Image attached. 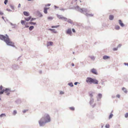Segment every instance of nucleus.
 I'll list each match as a JSON object with an SVG mask.
<instances>
[{
    "label": "nucleus",
    "instance_id": "nucleus-1",
    "mask_svg": "<svg viewBox=\"0 0 128 128\" xmlns=\"http://www.w3.org/2000/svg\"><path fill=\"white\" fill-rule=\"evenodd\" d=\"M50 117L49 115L46 114L38 121V123L40 126H44L45 124L50 121Z\"/></svg>",
    "mask_w": 128,
    "mask_h": 128
},
{
    "label": "nucleus",
    "instance_id": "nucleus-2",
    "mask_svg": "<svg viewBox=\"0 0 128 128\" xmlns=\"http://www.w3.org/2000/svg\"><path fill=\"white\" fill-rule=\"evenodd\" d=\"M5 35L6 36L0 34V39L5 42L7 45L15 47V46L14 45V43L10 40L7 34H6Z\"/></svg>",
    "mask_w": 128,
    "mask_h": 128
},
{
    "label": "nucleus",
    "instance_id": "nucleus-3",
    "mask_svg": "<svg viewBox=\"0 0 128 128\" xmlns=\"http://www.w3.org/2000/svg\"><path fill=\"white\" fill-rule=\"evenodd\" d=\"M75 9L81 13L85 14L87 16H93V14H88L86 13L87 12H88V11L86 8H80L78 6L75 7Z\"/></svg>",
    "mask_w": 128,
    "mask_h": 128
},
{
    "label": "nucleus",
    "instance_id": "nucleus-4",
    "mask_svg": "<svg viewBox=\"0 0 128 128\" xmlns=\"http://www.w3.org/2000/svg\"><path fill=\"white\" fill-rule=\"evenodd\" d=\"M86 82L88 84H98V81L95 78H92L90 77H87L86 80Z\"/></svg>",
    "mask_w": 128,
    "mask_h": 128
},
{
    "label": "nucleus",
    "instance_id": "nucleus-5",
    "mask_svg": "<svg viewBox=\"0 0 128 128\" xmlns=\"http://www.w3.org/2000/svg\"><path fill=\"white\" fill-rule=\"evenodd\" d=\"M10 92L11 90L9 88H6L5 89H3L1 91H0V94H3L5 92V93H6V95L8 96L10 94Z\"/></svg>",
    "mask_w": 128,
    "mask_h": 128
},
{
    "label": "nucleus",
    "instance_id": "nucleus-6",
    "mask_svg": "<svg viewBox=\"0 0 128 128\" xmlns=\"http://www.w3.org/2000/svg\"><path fill=\"white\" fill-rule=\"evenodd\" d=\"M57 17L59 19H60L62 20H64L65 21H66L67 20V18L65 17H64L62 16V15H59L58 14H57Z\"/></svg>",
    "mask_w": 128,
    "mask_h": 128
},
{
    "label": "nucleus",
    "instance_id": "nucleus-7",
    "mask_svg": "<svg viewBox=\"0 0 128 128\" xmlns=\"http://www.w3.org/2000/svg\"><path fill=\"white\" fill-rule=\"evenodd\" d=\"M94 101V98H90V101L89 102L90 104V105H92V106L93 108L96 105V103H95L93 105H92Z\"/></svg>",
    "mask_w": 128,
    "mask_h": 128
},
{
    "label": "nucleus",
    "instance_id": "nucleus-8",
    "mask_svg": "<svg viewBox=\"0 0 128 128\" xmlns=\"http://www.w3.org/2000/svg\"><path fill=\"white\" fill-rule=\"evenodd\" d=\"M102 97V94L99 93L98 94L97 96L96 97V98H97V101H99L100 100Z\"/></svg>",
    "mask_w": 128,
    "mask_h": 128
},
{
    "label": "nucleus",
    "instance_id": "nucleus-9",
    "mask_svg": "<svg viewBox=\"0 0 128 128\" xmlns=\"http://www.w3.org/2000/svg\"><path fill=\"white\" fill-rule=\"evenodd\" d=\"M12 68L13 70H17L19 68L18 66L16 64H13Z\"/></svg>",
    "mask_w": 128,
    "mask_h": 128
},
{
    "label": "nucleus",
    "instance_id": "nucleus-10",
    "mask_svg": "<svg viewBox=\"0 0 128 128\" xmlns=\"http://www.w3.org/2000/svg\"><path fill=\"white\" fill-rule=\"evenodd\" d=\"M90 72L94 74H98L96 70L94 68H93L91 70Z\"/></svg>",
    "mask_w": 128,
    "mask_h": 128
},
{
    "label": "nucleus",
    "instance_id": "nucleus-11",
    "mask_svg": "<svg viewBox=\"0 0 128 128\" xmlns=\"http://www.w3.org/2000/svg\"><path fill=\"white\" fill-rule=\"evenodd\" d=\"M67 34L71 35L72 34L71 29L70 28L68 29L66 32Z\"/></svg>",
    "mask_w": 128,
    "mask_h": 128
},
{
    "label": "nucleus",
    "instance_id": "nucleus-12",
    "mask_svg": "<svg viewBox=\"0 0 128 128\" xmlns=\"http://www.w3.org/2000/svg\"><path fill=\"white\" fill-rule=\"evenodd\" d=\"M118 21L119 24L121 26L123 27L124 26V24L122 22L121 20H119Z\"/></svg>",
    "mask_w": 128,
    "mask_h": 128
},
{
    "label": "nucleus",
    "instance_id": "nucleus-13",
    "mask_svg": "<svg viewBox=\"0 0 128 128\" xmlns=\"http://www.w3.org/2000/svg\"><path fill=\"white\" fill-rule=\"evenodd\" d=\"M23 14L24 15L28 16L30 15L29 13L27 12L24 11L23 12Z\"/></svg>",
    "mask_w": 128,
    "mask_h": 128
},
{
    "label": "nucleus",
    "instance_id": "nucleus-14",
    "mask_svg": "<svg viewBox=\"0 0 128 128\" xmlns=\"http://www.w3.org/2000/svg\"><path fill=\"white\" fill-rule=\"evenodd\" d=\"M110 58V57L109 56H104L103 57V58L104 60L108 59Z\"/></svg>",
    "mask_w": 128,
    "mask_h": 128
},
{
    "label": "nucleus",
    "instance_id": "nucleus-15",
    "mask_svg": "<svg viewBox=\"0 0 128 128\" xmlns=\"http://www.w3.org/2000/svg\"><path fill=\"white\" fill-rule=\"evenodd\" d=\"M53 44V43L52 42H48L47 44V46H52V45Z\"/></svg>",
    "mask_w": 128,
    "mask_h": 128
},
{
    "label": "nucleus",
    "instance_id": "nucleus-16",
    "mask_svg": "<svg viewBox=\"0 0 128 128\" xmlns=\"http://www.w3.org/2000/svg\"><path fill=\"white\" fill-rule=\"evenodd\" d=\"M93 93L92 92H90L89 93V96L90 97V98H93Z\"/></svg>",
    "mask_w": 128,
    "mask_h": 128
},
{
    "label": "nucleus",
    "instance_id": "nucleus-17",
    "mask_svg": "<svg viewBox=\"0 0 128 128\" xmlns=\"http://www.w3.org/2000/svg\"><path fill=\"white\" fill-rule=\"evenodd\" d=\"M32 17L31 16H30L29 17L27 18H25L24 19L25 20L27 21H28L30 20Z\"/></svg>",
    "mask_w": 128,
    "mask_h": 128
},
{
    "label": "nucleus",
    "instance_id": "nucleus-18",
    "mask_svg": "<svg viewBox=\"0 0 128 128\" xmlns=\"http://www.w3.org/2000/svg\"><path fill=\"white\" fill-rule=\"evenodd\" d=\"M21 102V100L20 99H17L15 101L16 103L18 104L20 103Z\"/></svg>",
    "mask_w": 128,
    "mask_h": 128
},
{
    "label": "nucleus",
    "instance_id": "nucleus-19",
    "mask_svg": "<svg viewBox=\"0 0 128 128\" xmlns=\"http://www.w3.org/2000/svg\"><path fill=\"white\" fill-rule=\"evenodd\" d=\"M48 8H44V12L45 14H46L47 13V10H48Z\"/></svg>",
    "mask_w": 128,
    "mask_h": 128
},
{
    "label": "nucleus",
    "instance_id": "nucleus-20",
    "mask_svg": "<svg viewBox=\"0 0 128 128\" xmlns=\"http://www.w3.org/2000/svg\"><path fill=\"white\" fill-rule=\"evenodd\" d=\"M48 30L52 31V32L54 33H56L57 32L54 29H52L51 28H49L48 29Z\"/></svg>",
    "mask_w": 128,
    "mask_h": 128
},
{
    "label": "nucleus",
    "instance_id": "nucleus-21",
    "mask_svg": "<svg viewBox=\"0 0 128 128\" xmlns=\"http://www.w3.org/2000/svg\"><path fill=\"white\" fill-rule=\"evenodd\" d=\"M114 16L112 15H110L109 16V19L110 20H113Z\"/></svg>",
    "mask_w": 128,
    "mask_h": 128
},
{
    "label": "nucleus",
    "instance_id": "nucleus-22",
    "mask_svg": "<svg viewBox=\"0 0 128 128\" xmlns=\"http://www.w3.org/2000/svg\"><path fill=\"white\" fill-rule=\"evenodd\" d=\"M122 90L126 93H127V91L126 89L124 87H123L122 88Z\"/></svg>",
    "mask_w": 128,
    "mask_h": 128
},
{
    "label": "nucleus",
    "instance_id": "nucleus-23",
    "mask_svg": "<svg viewBox=\"0 0 128 128\" xmlns=\"http://www.w3.org/2000/svg\"><path fill=\"white\" fill-rule=\"evenodd\" d=\"M115 29L117 30H119L120 29V27L116 25L115 26Z\"/></svg>",
    "mask_w": 128,
    "mask_h": 128
},
{
    "label": "nucleus",
    "instance_id": "nucleus-24",
    "mask_svg": "<svg viewBox=\"0 0 128 128\" xmlns=\"http://www.w3.org/2000/svg\"><path fill=\"white\" fill-rule=\"evenodd\" d=\"M34 27L33 26H31L29 28V30L30 31L32 30L34 28Z\"/></svg>",
    "mask_w": 128,
    "mask_h": 128
},
{
    "label": "nucleus",
    "instance_id": "nucleus-25",
    "mask_svg": "<svg viewBox=\"0 0 128 128\" xmlns=\"http://www.w3.org/2000/svg\"><path fill=\"white\" fill-rule=\"evenodd\" d=\"M89 57L92 60H94L95 59L94 57L93 56H90Z\"/></svg>",
    "mask_w": 128,
    "mask_h": 128
},
{
    "label": "nucleus",
    "instance_id": "nucleus-26",
    "mask_svg": "<svg viewBox=\"0 0 128 128\" xmlns=\"http://www.w3.org/2000/svg\"><path fill=\"white\" fill-rule=\"evenodd\" d=\"M68 85L71 87H72L74 86V85H73L72 83V82L68 83Z\"/></svg>",
    "mask_w": 128,
    "mask_h": 128
},
{
    "label": "nucleus",
    "instance_id": "nucleus-27",
    "mask_svg": "<svg viewBox=\"0 0 128 128\" xmlns=\"http://www.w3.org/2000/svg\"><path fill=\"white\" fill-rule=\"evenodd\" d=\"M21 23L22 25H25V21L24 20H21Z\"/></svg>",
    "mask_w": 128,
    "mask_h": 128
},
{
    "label": "nucleus",
    "instance_id": "nucleus-28",
    "mask_svg": "<svg viewBox=\"0 0 128 128\" xmlns=\"http://www.w3.org/2000/svg\"><path fill=\"white\" fill-rule=\"evenodd\" d=\"M67 22L68 23H70L71 24H72L73 23L72 21L70 19H69L67 21Z\"/></svg>",
    "mask_w": 128,
    "mask_h": 128
},
{
    "label": "nucleus",
    "instance_id": "nucleus-29",
    "mask_svg": "<svg viewBox=\"0 0 128 128\" xmlns=\"http://www.w3.org/2000/svg\"><path fill=\"white\" fill-rule=\"evenodd\" d=\"M113 116V115L112 113L110 114L109 117V119H110Z\"/></svg>",
    "mask_w": 128,
    "mask_h": 128
},
{
    "label": "nucleus",
    "instance_id": "nucleus-30",
    "mask_svg": "<svg viewBox=\"0 0 128 128\" xmlns=\"http://www.w3.org/2000/svg\"><path fill=\"white\" fill-rule=\"evenodd\" d=\"M48 19L49 20H51L53 19V18L51 16H49L48 17Z\"/></svg>",
    "mask_w": 128,
    "mask_h": 128
},
{
    "label": "nucleus",
    "instance_id": "nucleus-31",
    "mask_svg": "<svg viewBox=\"0 0 128 128\" xmlns=\"http://www.w3.org/2000/svg\"><path fill=\"white\" fill-rule=\"evenodd\" d=\"M4 116H6L5 114H2L0 115V117L1 118H2Z\"/></svg>",
    "mask_w": 128,
    "mask_h": 128
},
{
    "label": "nucleus",
    "instance_id": "nucleus-32",
    "mask_svg": "<svg viewBox=\"0 0 128 128\" xmlns=\"http://www.w3.org/2000/svg\"><path fill=\"white\" fill-rule=\"evenodd\" d=\"M29 23L31 25H35L36 24V23L35 22H29Z\"/></svg>",
    "mask_w": 128,
    "mask_h": 128
},
{
    "label": "nucleus",
    "instance_id": "nucleus-33",
    "mask_svg": "<svg viewBox=\"0 0 128 128\" xmlns=\"http://www.w3.org/2000/svg\"><path fill=\"white\" fill-rule=\"evenodd\" d=\"M60 26L59 25H56L55 26H51V28H57Z\"/></svg>",
    "mask_w": 128,
    "mask_h": 128
},
{
    "label": "nucleus",
    "instance_id": "nucleus-34",
    "mask_svg": "<svg viewBox=\"0 0 128 128\" xmlns=\"http://www.w3.org/2000/svg\"><path fill=\"white\" fill-rule=\"evenodd\" d=\"M110 127V125L108 124H106L105 126V127L106 128H109Z\"/></svg>",
    "mask_w": 128,
    "mask_h": 128
},
{
    "label": "nucleus",
    "instance_id": "nucleus-35",
    "mask_svg": "<svg viewBox=\"0 0 128 128\" xmlns=\"http://www.w3.org/2000/svg\"><path fill=\"white\" fill-rule=\"evenodd\" d=\"M70 109L72 110H74V107H70Z\"/></svg>",
    "mask_w": 128,
    "mask_h": 128
},
{
    "label": "nucleus",
    "instance_id": "nucleus-36",
    "mask_svg": "<svg viewBox=\"0 0 128 128\" xmlns=\"http://www.w3.org/2000/svg\"><path fill=\"white\" fill-rule=\"evenodd\" d=\"M12 26V28H15L17 26V25L16 24H14Z\"/></svg>",
    "mask_w": 128,
    "mask_h": 128
},
{
    "label": "nucleus",
    "instance_id": "nucleus-37",
    "mask_svg": "<svg viewBox=\"0 0 128 128\" xmlns=\"http://www.w3.org/2000/svg\"><path fill=\"white\" fill-rule=\"evenodd\" d=\"M8 0H5L4 2V3L6 5L8 2Z\"/></svg>",
    "mask_w": 128,
    "mask_h": 128
},
{
    "label": "nucleus",
    "instance_id": "nucleus-38",
    "mask_svg": "<svg viewBox=\"0 0 128 128\" xmlns=\"http://www.w3.org/2000/svg\"><path fill=\"white\" fill-rule=\"evenodd\" d=\"M125 117L126 118H127L128 117V113H126L125 114Z\"/></svg>",
    "mask_w": 128,
    "mask_h": 128
},
{
    "label": "nucleus",
    "instance_id": "nucleus-39",
    "mask_svg": "<svg viewBox=\"0 0 128 128\" xmlns=\"http://www.w3.org/2000/svg\"><path fill=\"white\" fill-rule=\"evenodd\" d=\"M17 113V111L16 110H14V111L13 114L14 115H15Z\"/></svg>",
    "mask_w": 128,
    "mask_h": 128
},
{
    "label": "nucleus",
    "instance_id": "nucleus-40",
    "mask_svg": "<svg viewBox=\"0 0 128 128\" xmlns=\"http://www.w3.org/2000/svg\"><path fill=\"white\" fill-rule=\"evenodd\" d=\"M36 18H31V19H30V21L31 22H32L34 20H36Z\"/></svg>",
    "mask_w": 128,
    "mask_h": 128
},
{
    "label": "nucleus",
    "instance_id": "nucleus-41",
    "mask_svg": "<svg viewBox=\"0 0 128 128\" xmlns=\"http://www.w3.org/2000/svg\"><path fill=\"white\" fill-rule=\"evenodd\" d=\"M67 9H66V8L64 9L63 8H62L60 9V10H61L64 11V10H66Z\"/></svg>",
    "mask_w": 128,
    "mask_h": 128
},
{
    "label": "nucleus",
    "instance_id": "nucleus-42",
    "mask_svg": "<svg viewBox=\"0 0 128 128\" xmlns=\"http://www.w3.org/2000/svg\"><path fill=\"white\" fill-rule=\"evenodd\" d=\"M10 7L12 9L14 10V6H13L11 5H10Z\"/></svg>",
    "mask_w": 128,
    "mask_h": 128
},
{
    "label": "nucleus",
    "instance_id": "nucleus-43",
    "mask_svg": "<svg viewBox=\"0 0 128 128\" xmlns=\"http://www.w3.org/2000/svg\"><path fill=\"white\" fill-rule=\"evenodd\" d=\"M2 88L3 87L1 85L0 86V90H1L0 91H1L2 90Z\"/></svg>",
    "mask_w": 128,
    "mask_h": 128
},
{
    "label": "nucleus",
    "instance_id": "nucleus-44",
    "mask_svg": "<svg viewBox=\"0 0 128 128\" xmlns=\"http://www.w3.org/2000/svg\"><path fill=\"white\" fill-rule=\"evenodd\" d=\"M118 47L117 48H114L113 49V50L114 51H116L118 50Z\"/></svg>",
    "mask_w": 128,
    "mask_h": 128
},
{
    "label": "nucleus",
    "instance_id": "nucleus-45",
    "mask_svg": "<svg viewBox=\"0 0 128 128\" xmlns=\"http://www.w3.org/2000/svg\"><path fill=\"white\" fill-rule=\"evenodd\" d=\"M64 94V92L62 91H60V94Z\"/></svg>",
    "mask_w": 128,
    "mask_h": 128
},
{
    "label": "nucleus",
    "instance_id": "nucleus-46",
    "mask_svg": "<svg viewBox=\"0 0 128 128\" xmlns=\"http://www.w3.org/2000/svg\"><path fill=\"white\" fill-rule=\"evenodd\" d=\"M6 10L7 11H8V12H11L12 11L10 9H8V8L6 9Z\"/></svg>",
    "mask_w": 128,
    "mask_h": 128
},
{
    "label": "nucleus",
    "instance_id": "nucleus-47",
    "mask_svg": "<svg viewBox=\"0 0 128 128\" xmlns=\"http://www.w3.org/2000/svg\"><path fill=\"white\" fill-rule=\"evenodd\" d=\"M72 32H76V30L74 28H72Z\"/></svg>",
    "mask_w": 128,
    "mask_h": 128
},
{
    "label": "nucleus",
    "instance_id": "nucleus-48",
    "mask_svg": "<svg viewBox=\"0 0 128 128\" xmlns=\"http://www.w3.org/2000/svg\"><path fill=\"white\" fill-rule=\"evenodd\" d=\"M20 6H21V4H18V8H20Z\"/></svg>",
    "mask_w": 128,
    "mask_h": 128
},
{
    "label": "nucleus",
    "instance_id": "nucleus-49",
    "mask_svg": "<svg viewBox=\"0 0 128 128\" xmlns=\"http://www.w3.org/2000/svg\"><path fill=\"white\" fill-rule=\"evenodd\" d=\"M4 14V13L0 11V15H2Z\"/></svg>",
    "mask_w": 128,
    "mask_h": 128
},
{
    "label": "nucleus",
    "instance_id": "nucleus-50",
    "mask_svg": "<svg viewBox=\"0 0 128 128\" xmlns=\"http://www.w3.org/2000/svg\"><path fill=\"white\" fill-rule=\"evenodd\" d=\"M116 97L118 98H119L120 97V95L119 94H117L116 96Z\"/></svg>",
    "mask_w": 128,
    "mask_h": 128
},
{
    "label": "nucleus",
    "instance_id": "nucleus-51",
    "mask_svg": "<svg viewBox=\"0 0 128 128\" xmlns=\"http://www.w3.org/2000/svg\"><path fill=\"white\" fill-rule=\"evenodd\" d=\"M121 44H119L118 46L117 47H118V48H120L121 47Z\"/></svg>",
    "mask_w": 128,
    "mask_h": 128
},
{
    "label": "nucleus",
    "instance_id": "nucleus-52",
    "mask_svg": "<svg viewBox=\"0 0 128 128\" xmlns=\"http://www.w3.org/2000/svg\"><path fill=\"white\" fill-rule=\"evenodd\" d=\"M124 64L125 65H127L128 66V63H124Z\"/></svg>",
    "mask_w": 128,
    "mask_h": 128
},
{
    "label": "nucleus",
    "instance_id": "nucleus-53",
    "mask_svg": "<svg viewBox=\"0 0 128 128\" xmlns=\"http://www.w3.org/2000/svg\"><path fill=\"white\" fill-rule=\"evenodd\" d=\"M42 14H41V13H40V17H42Z\"/></svg>",
    "mask_w": 128,
    "mask_h": 128
},
{
    "label": "nucleus",
    "instance_id": "nucleus-54",
    "mask_svg": "<svg viewBox=\"0 0 128 128\" xmlns=\"http://www.w3.org/2000/svg\"><path fill=\"white\" fill-rule=\"evenodd\" d=\"M78 83V82H76L74 83V84L75 85H76Z\"/></svg>",
    "mask_w": 128,
    "mask_h": 128
},
{
    "label": "nucleus",
    "instance_id": "nucleus-55",
    "mask_svg": "<svg viewBox=\"0 0 128 128\" xmlns=\"http://www.w3.org/2000/svg\"><path fill=\"white\" fill-rule=\"evenodd\" d=\"M26 111L27 110H23L22 112L24 113H25L26 112Z\"/></svg>",
    "mask_w": 128,
    "mask_h": 128
},
{
    "label": "nucleus",
    "instance_id": "nucleus-56",
    "mask_svg": "<svg viewBox=\"0 0 128 128\" xmlns=\"http://www.w3.org/2000/svg\"><path fill=\"white\" fill-rule=\"evenodd\" d=\"M54 7L55 8H58V6H54Z\"/></svg>",
    "mask_w": 128,
    "mask_h": 128
},
{
    "label": "nucleus",
    "instance_id": "nucleus-57",
    "mask_svg": "<svg viewBox=\"0 0 128 128\" xmlns=\"http://www.w3.org/2000/svg\"><path fill=\"white\" fill-rule=\"evenodd\" d=\"M29 27V26H28L27 25H26L25 26V27H26V28H28Z\"/></svg>",
    "mask_w": 128,
    "mask_h": 128
},
{
    "label": "nucleus",
    "instance_id": "nucleus-58",
    "mask_svg": "<svg viewBox=\"0 0 128 128\" xmlns=\"http://www.w3.org/2000/svg\"><path fill=\"white\" fill-rule=\"evenodd\" d=\"M50 5V4H47V5H46V6H49Z\"/></svg>",
    "mask_w": 128,
    "mask_h": 128
},
{
    "label": "nucleus",
    "instance_id": "nucleus-59",
    "mask_svg": "<svg viewBox=\"0 0 128 128\" xmlns=\"http://www.w3.org/2000/svg\"><path fill=\"white\" fill-rule=\"evenodd\" d=\"M72 66H74V63H72Z\"/></svg>",
    "mask_w": 128,
    "mask_h": 128
},
{
    "label": "nucleus",
    "instance_id": "nucleus-60",
    "mask_svg": "<svg viewBox=\"0 0 128 128\" xmlns=\"http://www.w3.org/2000/svg\"><path fill=\"white\" fill-rule=\"evenodd\" d=\"M10 25H11V26H13V24H12V23H11V22H10Z\"/></svg>",
    "mask_w": 128,
    "mask_h": 128
},
{
    "label": "nucleus",
    "instance_id": "nucleus-61",
    "mask_svg": "<svg viewBox=\"0 0 128 128\" xmlns=\"http://www.w3.org/2000/svg\"><path fill=\"white\" fill-rule=\"evenodd\" d=\"M2 18L3 19V20H4V16H2Z\"/></svg>",
    "mask_w": 128,
    "mask_h": 128
},
{
    "label": "nucleus",
    "instance_id": "nucleus-62",
    "mask_svg": "<svg viewBox=\"0 0 128 128\" xmlns=\"http://www.w3.org/2000/svg\"><path fill=\"white\" fill-rule=\"evenodd\" d=\"M42 72L41 71H40V73H42Z\"/></svg>",
    "mask_w": 128,
    "mask_h": 128
},
{
    "label": "nucleus",
    "instance_id": "nucleus-63",
    "mask_svg": "<svg viewBox=\"0 0 128 128\" xmlns=\"http://www.w3.org/2000/svg\"><path fill=\"white\" fill-rule=\"evenodd\" d=\"M103 126H104L103 125L102 126H101V128H103Z\"/></svg>",
    "mask_w": 128,
    "mask_h": 128
},
{
    "label": "nucleus",
    "instance_id": "nucleus-64",
    "mask_svg": "<svg viewBox=\"0 0 128 128\" xmlns=\"http://www.w3.org/2000/svg\"><path fill=\"white\" fill-rule=\"evenodd\" d=\"M114 97H115V96H112V97L113 98H114Z\"/></svg>",
    "mask_w": 128,
    "mask_h": 128
}]
</instances>
